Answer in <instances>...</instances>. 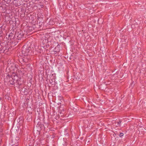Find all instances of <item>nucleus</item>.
Listing matches in <instances>:
<instances>
[{
	"label": "nucleus",
	"mask_w": 146,
	"mask_h": 146,
	"mask_svg": "<svg viewBox=\"0 0 146 146\" xmlns=\"http://www.w3.org/2000/svg\"><path fill=\"white\" fill-rule=\"evenodd\" d=\"M12 71V75L8 74L4 78L5 81L10 83V84L13 85L15 81L16 83L18 85H21L23 82L21 76L23 75V73L15 65Z\"/></svg>",
	"instance_id": "nucleus-1"
},
{
	"label": "nucleus",
	"mask_w": 146,
	"mask_h": 146,
	"mask_svg": "<svg viewBox=\"0 0 146 146\" xmlns=\"http://www.w3.org/2000/svg\"><path fill=\"white\" fill-rule=\"evenodd\" d=\"M52 38V37H51L49 35H45L44 36V39L42 42V44L41 46L44 48H46L47 46H49L51 44Z\"/></svg>",
	"instance_id": "nucleus-2"
},
{
	"label": "nucleus",
	"mask_w": 146,
	"mask_h": 146,
	"mask_svg": "<svg viewBox=\"0 0 146 146\" xmlns=\"http://www.w3.org/2000/svg\"><path fill=\"white\" fill-rule=\"evenodd\" d=\"M31 49V47L29 46L25 48V46H23L22 51V54L25 56H27L30 53V51Z\"/></svg>",
	"instance_id": "nucleus-3"
},
{
	"label": "nucleus",
	"mask_w": 146,
	"mask_h": 146,
	"mask_svg": "<svg viewBox=\"0 0 146 146\" xmlns=\"http://www.w3.org/2000/svg\"><path fill=\"white\" fill-rule=\"evenodd\" d=\"M36 18L39 22V24L40 23H43V15L40 13H38L36 14Z\"/></svg>",
	"instance_id": "nucleus-4"
},
{
	"label": "nucleus",
	"mask_w": 146,
	"mask_h": 146,
	"mask_svg": "<svg viewBox=\"0 0 146 146\" xmlns=\"http://www.w3.org/2000/svg\"><path fill=\"white\" fill-rule=\"evenodd\" d=\"M8 39L13 41H15L17 38L14 34L12 33H11L8 35Z\"/></svg>",
	"instance_id": "nucleus-5"
},
{
	"label": "nucleus",
	"mask_w": 146,
	"mask_h": 146,
	"mask_svg": "<svg viewBox=\"0 0 146 146\" xmlns=\"http://www.w3.org/2000/svg\"><path fill=\"white\" fill-rule=\"evenodd\" d=\"M25 56V57H23L22 58H21L20 59V60L23 62L27 63L30 60V58L28 56Z\"/></svg>",
	"instance_id": "nucleus-6"
},
{
	"label": "nucleus",
	"mask_w": 146,
	"mask_h": 146,
	"mask_svg": "<svg viewBox=\"0 0 146 146\" xmlns=\"http://www.w3.org/2000/svg\"><path fill=\"white\" fill-rule=\"evenodd\" d=\"M24 34L22 31H19L17 33V39L18 40H21V38L23 37Z\"/></svg>",
	"instance_id": "nucleus-7"
},
{
	"label": "nucleus",
	"mask_w": 146,
	"mask_h": 146,
	"mask_svg": "<svg viewBox=\"0 0 146 146\" xmlns=\"http://www.w3.org/2000/svg\"><path fill=\"white\" fill-rule=\"evenodd\" d=\"M13 3L16 7L20 6L21 4L20 0H14L13 1Z\"/></svg>",
	"instance_id": "nucleus-8"
},
{
	"label": "nucleus",
	"mask_w": 146,
	"mask_h": 146,
	"mask_svg": "<svg viewBox=\"0 0 146 146\" xmlns=\"http://www.w3.org/2000/svg\"><path fill=\"white\" fill-rule=\"evenodd\" d=\"M10 48L7 47H4V48H3V52L5 54H8L9 50Z\"/></svg>",
	"instance_id": "nucleus-9"
},
{
	"label": "nucleus",
	"mask_w": 146,
	"mask_h": 146,
	"mask_svg": "<svg viewBox=\"0 0 146 146\" xmlns=\"http://www.w3.org/2000/svg\"><path fill=\"white\" fill-rule=\"evenodd\" d=\"M19 139V137H16L15 139H12V142L13 143H15L17 144H17L18 143V141Z\"/></svg>",
	"instance_id": "nucleus-10"
},
{
	"label": "nucleus",
	"mask_w": 146,
	"mask_h": 146,
	"mask_svg": "<svg viewBox=\"0 0 146 146\" xmlns=\"http://www.w3.org/2000/svg\"><path fill=\"white\" fill-rule=\"evenodd\" d=\"M35 30V28L33 27L30 26L28 27L27 31L28 32H31Z\"/></svg>",
	"instance_id": "nucleus-11"
},
{
	"label": "nucleus",
	"mask_w": 146,
	"mask_h": 146,
	"mask_svg": "<svg viewBox=\"0 0 146 146\" xmlns=\"http://www.w3.org/2000/svg\"><path fill=\"white\" fill-rule=\"evenodd\" d=\"M4 48V46L0 44V53L3 52V48Z\"/></svg>",
	"instance_id": "nucleus-12"
},
{
	"label": "nucleus",
	"mask_w": 146,
	"mask_h": 146,
	"mask_svg": "<svg viewBox=\"0 0 146 146\" xmlns=\"http://www.w3.org/2000/svg\"><path fill=\"white\" fill-rule=\"evenodd\" d=\"M121 120H119V121L117 122V126H120V124L121 123Z\"/></svg>",
	"instance_id": "nucleus-13"
},
{
	"label": "nucleus",
	"mask_w": 146,
	"mask_h": 146,
	"mask_svg": "<svg viewBox=\"0 0 146 146\" xmlns=\"http://www.w3.org/2000/svg\"><path fill=\"white\" fill-rule=\"evenodd\" d=\"M2 27H0V37L2 36Z\"/></svg>",
	"instance_id": "nucleus-14"
},
{
	"label": "nucleus",
	"mask_w": 146,
	"mask_h": 146,
	"mask_svg": "<svg viewBox=\"0 0 146 146\" xmlns=\"http://www.w3.org/2000/svg\"><path fill=\"white\" fill-rule=\"evenodd\" d=\"M64 133H65V134H66V135H67V136L68 135V132L67 131V129H64Z\"/></svg>",
	"instance_id": "nucleus-15"
},
{
	"label": "nucleus",
	"mask_w": 146,
	"mask_h": 146,
	"mask_svg": "<svg viewBox=\"0 0 146 146\" xmlns=\"http://www.w3.org/2000/svg\"><path fill=\"white\" fill-rule=\"evenodd\" d=\"M50 83L51 84H52L54 82L52 79H50L49 80Z\"/></svg>",
	"instance_id": "nucleus-16"
},
{
	"label": "nucleus",
	"mask_w": 146,
	"mask_h": 146,
	"mask_svg": "<svg viewBox=\"0 0 146 146\" xmlns=\"http://www.w3.org/2000/svg\"><path fill=\"white\" fill-rule=\"evenodd\" d=\"M123 133H120L119 135V136L120 137H122L123 136Z\"/></svg>",
	"instance_id": "nucleus-17"
},
{
	"label": "nucleus",
	"mask_w": 146,
	"mask_h": 146,
	"mask_svg": "<svg viewBox=\"0 0 146 146\" xmlns=\"http://www.w3.org/2000/svg\"><path fill=\"white\" fill-rule=\"evenodd\" d=\"M58 98L59 99H60V100H62V97L61 96H58Z\"/></svg>",
	"instance_id": "nucleus-18"
},
{
	"label": "nucleus",
	"mask_w": 146,
	"mask_h": 146,
	"mask_svg": "<svg viewBox=\"0 0 146 146\" xmlns=\"http://www.w3.org/2000/svg\"><path fill=\"white\" fill-rule=\"evenodd\" d=\"M18 144H17H17L13 143L12 145V146H18Z\"/></svg>",
	"instance_id": "nucleus-19"
},
{
	"label": "nucleus",
	"mask_w": 146,
	"mask_h": 146,
	"mask_svg": "<svg viewBox=\"0 0 146 146\" xmlns=\"http://www.w3.org/2000/svg\"><path fill=\"white\" fill-rule=\"evenodd\" d=\"M75 78L77 79H80V77H79L77 76V77H76V76H75Z\"/></svg>",
	"instance_id": "nucleus-20"
},
{
	"label": "nucleus",
	"mask_w": 146,
	"mask_h": 146,
	"mask_svg": "<svg viewBox=\"0 0 146 146\" xmlns=\"http://www.w3.org/2000/svg\"><path fill=\"white\" fill-rule=\"evenodd\" d=\"M41 8H43L44 7V5H40Z\"/></svg>",
	"instance_id": "nucleus-21"
},
{
	"label": "nucleus",
	"mask_w": 146,
	"mask_h": 146,
	"mask_svg": "<svg viewBox=\"0 0 146 146\" xmlns=\"http://www.w3.org/2000/svg\"><path fill=\"white\" fill-rule=\"evenodd\" d=\"M63 115V114H62L61 113H60V115L61 116H62Z\"/></svg>",
	"instance_id": "nucleus-22"
},
{
	"label": "nucleus",
	"mask_w": 146,
	"mask_h": 146,
	"mask_svg": "<svg viewBox=\"0 0 146 146\" xmlns=\"http://www.w3.org/2000/svg\"><path fill=\"white\" fill-rule=\"evenodd\" d=\"M39 3H41V2H39Z\"/></svg>",
	"instance_id": "nucleus-23"
},
{
	"label": "nucleus",
	"mask_w": 146,
	"mask_h": 146,
	"mask_svg": "<svg viewBox=\"0 0 146 146\" xmlns=\"http://www.w3.org/2000/svg\"><path fill=\"white\" fill-rule=\"evenodd\" d=\"M1 17H0V19H1Z\"/></svg>",
	"instance_id": "nucleus-24"
}]
</instances>
